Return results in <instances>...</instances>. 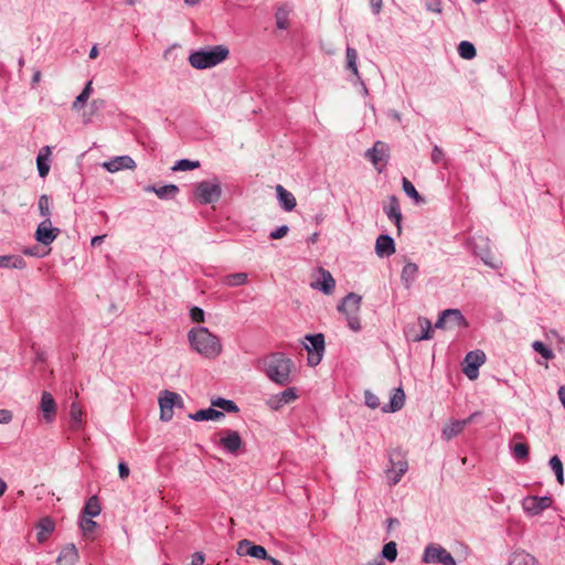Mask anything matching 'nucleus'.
<instances>
[{"label":"nucleus","mask_w":565,"mask_h":565,"mask_svg":"<svg viewBox=\"0 0 565 565\" xmlns=\"http://www.w3.org/2000/svg\"><path fill=\"white\" fill-rule=\"evenodd\" d=\"M259 364L271 382L278 385H287L291 382L290 373L294 362L285 353H270L260 360Z\"/></svg>","instance_id":"nucleus-1"},{"label":"nucleus","mask_w":565,"mask_h":565,"mask_svg":"<svg viewBox=\"0 0 565 565\" xmlns=\"http://www.w3.org/2000/svg\"><path fill=\"white\" fill-rule=\"evenodd\" d=\"M191 348L207 359H214L222 352V345L216 335L205 327L192 328L188 333Z\"/></svg>","instance_id":"nucleus-2"},{"label":"nucleus","mask_w":565,"mask_h":565,"mask_svg":"<svg viewBox=\"0 0 565 565\" xmlns=\"http://www.w3.org/2000/svg\"><path fill=\"white\" fill-rule=\"evenodd\" d=\"M230 54L224 45H215L194 51L189 56V63L196 70L211 68L223 62Z\"/></svg>","instance_id":"nucleus-3"},{"label":"nucleus","mask_w":565,"mask_h":565,"mask_svg":"<svg viewBox=\"0 0 565 565\" xmlns=\"http://www.w3.org/2000/svg\"><path fill=\"white\" fill-rule=\"evenodd\" d=\"M362 302V297L354 294L349 292L341 301V303L338 305V310L345 315L348 327L354 331L358 332L361 330V322L359 318V311Z\"/></svg>","instance_id":"nucleus-4"},{"label":"nucleus","mask_w":565,"mask_h":565,"mask_svg":"<svg viewBox=\"0 0 565 565\" xmlns=\"http://www.w3.org/2000/svg\"><path fill=\"white\" fill-rule=\"evenodd\" d=\"M61 234V228L53 226L51 218H44L38 224V258L50 253L47 248Z\"/></svg>","instance_id":"nucleus-5"},{"label":"nucleus","mask_w":565,"mask_h":565,"mask_svg":"<svg viewBox=\"0 0 565 565\" xmlns=\"http://www.w3.org/2000/svg\"><path fill=\"white\" fill-rule=\"evenodd\" d=\"M194 195L201 204L215 203L222 195L221 182L217 178L211 181H201L195 185Z\"/></svg>","instance_id":"nucleus-6"},{"label":"nucleus","mask_w":565,"mask_h":565,"mask_svg":"<svg viewBox=\"0 0 565 565\" xmlns=\"http://www.w3.org/2000/svg\"><path fill=\"white\" fill-rule=\"evenodd\" d=\"M422 562L426 564L456 565L454 556L441 545L428 544L423 553Z\"/></svg>","instance_id":"nucleus-7"},{"label":"nucleus","mask_w":565,"mask_h":565,"mask_svg":"<svg viewBox=\"0 0 565 565\" xmlns=\"http://www.w3.org/2000/svg\"><path fill=\"white\" fill-rule=\"evenodd\" d=\"M468 322L459 309H446L441 311L435 322L436 329L467 327Z\"/></svg>","instance_id":"nucleus-8"},{"label":"nucleus","mask_w":565,"mask_h":565,"mask_svg":"<svg viewBox=\"0 0 565 565\" xmlns=\"http://www.w3.org/2000/svg\"><path fill=\"white\" fill-rule=\"evenodd\" d=\"M390 463L391 466L386 470L387 478L390 479L392 484H396L406 473L408 469V463L406 459L403 458L399 451H394L390 454Z\"/></svg>","instance_id":"nucleus-9"},{"label":"nucleus","mask_w":565,"mask_h":565,"mask_svg":"<svg viewBox=\"0 0 565 565\" xmlns=\"http://www.w3.org/2000/svg\"><path fill=\"white\" fill-rule=\"evenodd\" d=\"M306 340L311 344V347L306 345L309 352L308 364L318 365L324 352V335L322 333L307 334Z\"/></svg>","instance_id":"nucleus-10"},{"label":"nucleus","mask_w":565,"mask_h":565,"mask_svg":"<svg viewBox=\"0 0 565 565\" xmlns=\"http://www.w3.org/2000/svg\"><path fill=\"white\" fill-rule=\"evenodd\" d=\"M552 503L553 499L548 495H529L522 500V508L526 514L535 516L548 509Z\"/></svg>","instance_id":"nucleus-11"},{"label":"nucleus","mask_w":565,"mask_h":565,"mask_svg":"<svg viewBox=\"0 0 565 565\" xmlns=\"http://www.w3.org/2000/svg\"><path fill=\"white\" fill-rule=\"evenodd\" d=\"M486 355L482 351H471L465 358L463 373L469 380H476L479 375V367L484 363Z\"/></svg>","instance_id":"nucleus-12"},{"label":"nucleus","mask_w":565,"mask_h":565,"mask_svg":"<svg viewBox=\"0 0 565 565\" xmlns=\"http://www.w3.org/2000/svg\"><path fill=\"white\" fill-rule=\"evenodd\" d=\"M218 445L227 454L236 456L243 446V440L238 431L226 429L221 433Z\"/></svg>","instance_id":"nucleus-13"},{"label":"nucleus","mask_w":565,"mask_h":565,"mask_svg":"<svg viewBox=\"0 0 565 565\" xmlns=\"http://www.w3.org/2000/svg\"><path fill=\"white\" fill-rule=\"evenodd\" d=\"M472 252L476 256L480 257L481 260L491 268H498L499 265L493 262V256L489 247V238L479 237L472 243Z\"/></svg>","instance_id":"nucleus-14"},{"label":"nucleus","mask_w":565,"mask_h":565,"mask_svg":"<svg viewBox=\"0 0 565 565\" xmlns=\"http://www.w3.org/2000/svg\"><path fill=\"white\" fill-rule=\"evenodd\" d=\"M236 553L239 556H250L257 559L267 558V551L262 545H256L252 541L244 539L237 543Z\"/></svg>","instance_id":"nucleus-15"},{"label":"nucleus","mask_w":565,"mask_h":565,"mask_svg":"<svg viewBox=\"0 0 565 565\" xmlns=\"http://www.w3.org/2000/svg\"><path fill=\"white\" fill-rule=\"evenodd\" d=\"M39 408L43 413V418L47 424H51L55 420L56 403L51 393H42Z\"/></svg>","instance_id":"nucleus-16"},{"label":"nucleus","mask_w":565,"mask_h":565,"mask_svg":"<svg viewBox=\"0 0 565 565\" xmlns=\"http://www.w3.org/2000/svg\"><path fill=\"white\" fill-rule=\"evenodd\" d=\"M103 167L108 172L114 173L124 169L134 170L136 168V162L129 156H118L110 159L109 161L104 162Z\"/></svg>","instance_id":"nucleus-17"},{"label":"nucleus","mask_w":565,"mask_h":565,"mask_svg":"<svg viewBox=\"0 0 565 565\" xmlns=\"http://www.w3.org/2000/svg\"><path fill=\"white\" fill-rule=\"evenodd\" d=\"M386 216L394 222L397 227L398 233L401 232V223H402V212L399 207L398 199L395 195H391L388 198V204L383 207Z\"/></svg>","instance_id":"nucleus-18"},{"label":"nucleus","mask_w":565,"mask_h":565,"mask_svg":"<svg viewBox=\"0 0 565 565\" xmlns=\"http://www.w3.org/2000/svg\"><path fill=\"white\" fill-rule=\"evenodd\" d=\"M388 157V148L385 142L376 141L372 148L365 152V158L370 160L374 166H377L381 161H384Z\"/></svg>","instance_id":"nucleus-19"},{"label":"nucleus","mask_w":565,"mask_h":565,"mask_svg":"<svg viewBox=\"0 0 565 565\" xmlns=\"http://www.w3.org/2000/svg\"><path fill=\"white\" fill-rule=\"evenodd\" d=\"M375 253L379 257H388L395 253V243L392 236L382 234L376 238Z\"/></svg>","instance_id":"nucleus-20"},{"label":"nucleus","mask_w":565,"mask_h":565,"mask_svg":"<svg viewBox=\"0 0 565 565\" xmlns=\"http://www.w3.org/2000/svg\"><path fill=\"white\" fill-rule=\"evenodd\" d=\"M298 395L296 392V388L288 387L285 391L280 392L279 394L274 395L269 401L268 405L273 409H278L281 406L289 404L297 399Z\"/></svg>","instance_id":"nucleus-21"},{"label":"nucleus","mask_w":565,"mask_h":565,"mask_svg":"<svg viewBox=\"0 0 565 565\" xmlns=\"http://www.w3.org/2000/svg\"><path fill=\"white\" fill-rule=\"evenodd\" d=\"M345 61H347V68L352 72V74L356 77V79L360 82L364 94H367V88L365 83L362 81L359 70H358V52L355 49L348 46L345 51Z\"/></svg>","instance_id":"nucleus-22"},{"label":"nucleus","mask_w":565,"mask_h":565,"mask_svg":"<svg viewBox=\"0 0 565 565\" xmlns=\"http://www.w3.org/2000/svg\"><path fill=\"white\" fill-rule=\"evenodd\" d=\"M52 148L50 146H45L40 149L38 152V174L41 178H45L51 169V157Z\"/></svg>","instance_id":"nucleus-23"},{"label":"nucleus","mask_w":565,"mask_h":565,"mask_svg":"<svg viewBox=\"0 0 565 565\" xmlns=\"http://www.w3.org/2000/svg\"><path fill=\"white\" fill-rule=\"evenodd\" d=\"M77 561L78 551L75 544L73 543H70L66 546H64L56 558L57 565H75Z\"/></svg>","instance_id":"nucleus-24"},{"label":"nucleus","mask_w":565,"mask_h":565,"mask_svg":"<svg viewBox=\"0 0 565 565\" xmlns=\"http://www.w3.org/2000/svg\"><path fill=\"white\" fill-rule=\"evenodd\" d=\"M276 194L279 205L282 210L290 212L296 207L297 201L295 195L290 191L286 190L282 185L278 184L276 186Z\"/></svg>","instance_id":"nucleus-25"},{"label":"nucleus","mask_w":565,"mask_h":565,"mask_svg":"<svg viewBox=\"0 0 565 565\" xmlns=\"http://www.w3.org/2000/svg\"><path fill=\"white\" fill-rule=\"evenodd\" d=\"M146 192H153L161 200H172L179 193V188L175 184H166L162 186L147 185Z\"/></svg>","instance_id":"nucleus-26"},{"label":"nucleus","mask_w":565,"mask_h":565,"mask_svg":"<svg viewBox=\"0 0 565 565\" xmlns=\"http://www.w3.org/2000/svg\"><path fill=\"white\" fill-rule=\"evenodd\" d=\"M405 404V393L402 387L393 390L390 404L382 407L384 413H395L403 408Z\"/></svg>","instance_id":"nucleus-27"},{"label":"nucleus","mask_w":565,"mask_h":565,"mask_svg":"<svg viewBox=\"0 0 565 565\" xmlns=\"http://www.w3.org/2000/svg\"><path fill=\"white\" fill-rule=\"evenodd\" d=\"M417 275L418 266L415 263L407 260L401 273V280L404 287L407 289L411 288Z\"/></svg>","instance_id":"nucleus-28"},{"label":"nucleus","mask_w":565,"mask_h":565,"mask_svg":"<svg viewBox=\"0 0 565 565\" xmlns=\"http://www.w3.org/2000/svg\"><path fill=\"white\" fill-rule=\"evenodd\" d=\"M224 413L221 411H217L213 407L200 409L193 414L189 415V418L195 422H202V420H218L221 418H224Z\"/></svg>","instance_id":"nucleus-29"},{"label":"nucleus","mask_w":565,"mask_h":565,"mask_svg":"<svg viewBox=\"0 0 565 565\" xmlns=\"http://www.w3.org/2000/svg\"><path fill=\"white\" fill-rule=\"evenodd\" d=\"M54 529L55 523L51 518L45 516L40 519L38 521V543L45 541L49 535L53 533Z\"/></svg>","instance_id":"nucleus-30"},{"label":"nucleus","mask_w":565,"mask_h":565,"mask_svg":"<svg viewBox=\"0 0 565 565\" xmlns=\"http://www.w3.org/2000/svg\"><path fill=\"white\" fill-rule=\"evenodd\" d=\"M537 561L534 556L525 551H515L511 554L507 565H536Z\"/></svg>","instance_id":"nucleus-31"},{"label":"nucleus","mask_w":565,"mask_h":565,"mask_svg":"<svg viewBox=\"0 0 565 565\" xmlns=\"http://www.w3.org/2000/svg\"><path fill=\"white\" fill-rule=\"evenodd\" d=\"M100 511H102V507H100L99 500L96 495H93L86 501L82 513H83V516L95 518V516L99 515Z\"/></svg>","instance_id":"nucleus-32"},{"label":"nucleus","mask_w":565,"mask_h":565,"mask_svg":"<svg viewBox=\"0 0 565 565\" xmlns=\"http://www.w3.org/2000/svg\"><path fill=\"white\" fill-rule=\"evenodd\" d=\"M465 428V423L460 420H454L449 425L443 428L441 435L446 440H450L454 437L458 436Z\"/></svg>","instance_id":"nucleus-33"},{"label":"nucleus","mask_w":565,"mask_h":565,"mask_svg":"<svg viewBox=\"0 0 565 565\" xmlns=\"http://www.w3.org/2000/svg\"><path fill=\"white\" fill-rule=\"evenodd\" d=\"M71 428L73 430H79L83 426V412L76 403H72L70 409Z\"/></svg>","instance_id":"nucleus-34"},{"label":"nucleus","mask_w":565,"mask_h":565,"mask_svg":"<svg viewBox=\"0 0 565 565\" xmlns=\"http://www.w3.org/2000/svg\"><path fill=\"white\" fill-rule=\"evenodd\" d=\"M317 288L326 295H330L335 288V281L328 270H322V280L318 282Z\"/></svg>","instance_id":"nucleus-35"},{"label":"nucleus","mask_w":565,"mask_h":565,"mask_svg":"<svg viewBox=\"0 0 565 565\" xmlns=\"http://www.w3.org/2000/svg\"><path fill=\"white\" fill-rule=\"evenodd\" d=\"M38 210L40 215L44 218L52 216V200L49 195L43 194L38 200Z\"/></svg>","instance_id":"nucleus-36"},{"label":"nucleus","mask_w":565,"mask_h":565,"mask_svg":"<svg viewBox=\"0 0 565 565\" xmlns=\"http://www.w3.org/2000/svg\"><path fill=\"white\" fill-rule=\"evenodd\" d=\"M418 323L422 329V333L414 338V341L419 342L423 340H429L433 338L431 323L427 318L419 317Z\"/></svg>","instance_id":"nucleus-37"},{"label":"nucleus","mask_w":565,"mask_h":565,"mask_svg":"<svg viewBox=\"0 0 565 565\" xmlns=\"http://www.w3.org/2000/svg\"><path fill=\"white\" fill-rule=\"evenodd\" d=\"M224 285L228 287H238L243 286L247 282V274L246 273H235L226 275L223 278Z\"/></svg>","instance_id":"nucleus-38"},{"label":"nucleus","mask_w":565,"mask_h":565,"mask_svg":"<svg viewBox=\"0 0 565 565\" xmlns=\"http://www.w3.org/2000/svg\"><path fill=\"white\" fill-rule=\"evenodd\" d=\"M180 399V395L174 392L163 391L159 397V406L173 409L175 401Z\"/></svg>","instance_id":"nucleus-39"},{"label":"nucleus","mask_w":565,"mask_h":565,"mask_svg":"<svg viewBox=\"0 0 565 565\" xmlns=\"http://www.w3.org/2000/svg\"><path fill=\"white\" fill-rule=\"evenodd\" d=\"M458 54L465 60H472L477 55V50L471 42L461 41L458 45Z\"/></svg>","instance_id":"nucleus-40"},{"label":"nucleus","mask_w":565,"mask_h":565,"mask_svg":"<svg viewBox=\"0 0 565 565\" xmlns=\"http://www.w3.org/2000/svg\"><path fill=\"white\" fill-rule=\"evenodd\" d=\"M92 81H89L84 89L82 90V93L75 98V100L73 102V109H81L84 104L87 102V99L89 98L90 94H92Z\"/></svg>","instance_id":"nucleus-41"},{"label":"nucleus","mask_w":565,"mask_h":565,"mask_svg":"<svg viewBox=\"0 0 565 565\" xmlns=\"http://www.w3.org/2000/svg\"><path fill=\"white\" fill-rule=\"evenodd\" d=\"M548 463H550L551 469L553 470V472L556 476L557 482L559 484H563L564 483V469H563V463H562L559 457L558 456H553L550 459Z\"/></svg>","instance_id":"nucleus-42"},{"label":"nucleus","mask_w":565,"mask_h":565,"mask_svg":"<svg viewBox=\"0 0 565 565\" xmlns=\"http://www.w3.org/2000/svg\"><path fill=\"white\" fill-rule=\"evenodd\" d=\"M512 455H513L515 460H518V461H525V460L529 459L530 448L524 443L515 444L512 447Z\"/></svg>","instance_id":"nucleus-43"},{"label":"nucleus","mask_w":565,"mask_h":565,"mask_svg":"<svg viewBox=\"0 0 565 565\" xmlns=\"http://www.w3.org/2000/svg\"><path fill=\"white\" fill-rule=\"evenodd\" d=\"M403 190L404 192L412 199H414L417 203H423L424 198L419 195L417 190L415 189L414 184L407 179L403 178Z\"/></svg>","instance_id":"nucleus-44"},{"label":"nucleus","mask_w":565,"mask_h":565,"mask_svg":"<svg viewBox=\"0 0 565 565\" xmlns=\"http://www.w3.org/2000/svg\"><path fill=\"white\" fill-rule=\"evenodd\" d=\"M213 406L220 407L227 413L238 412V406L231 399L218 397L212 402Z\"/></svg>","instance_id":"nucleus-45"},{"label":"nucleus","mask_w":565,"mask_h":565,"mask_svg":"<svg viewBox=\"0 0 565 565\" xmlns=\"http://www.w3.org/2000/svg\"><path fill=\"white\" fill-rule=\"evenodd\" d=\"M382 558L387 559L388 562H394L397 558V545L395 542L391 541L383 546Z\"/></svg>","instance_id":"nucleus-46"},{"label":"nucleus","mask_w":565,"mask_h":565,"mask_svg":"<svg viewBox=\"0 0 565 565\" xmlns=\"http://www.w3.org/2000/svg\"><path fill=\"white\" fill-rule=\"evenodd\" d=\"M200 167L199 161H192L189 159H180L172 167L173 171H189Z\"/></svg>","instance_id":"nucleus-47"},{"label":"nucleus","mask_w":565,"mask_h":565,"mask_svg":"<svg viewBox=\"0 0 565 565\" xmlns=\"http://www.w3.org/2000/svg\"><path fill=\"white\" fill-rule=\"evenodd\" d=\"M532 348L535 352L541 354L545 360H552L555 356L554 352L541 341H534L532 344Z\"/></svg>","instance_id":"nucleus-48"},{"label":"nucleus","mask_w":565,"mask_h":565,"mask_svg":"<svg viewBox=\"0 0 565 565\" xmlns=\"http://www.w3.org/2000/svg\"><path fill=\"white\" fill-rule=\"evenodd\" d=\"M81 530L85 535H88L94 532L97 526V523L89 516H83L79 521Z\"/></svg>","instance_id":"nucleus-49"},{"label":"nucleus","mask_w":565,"mask_h":565,"mask_svg":"<svg viewBox=\"0 0 565 565\" xmlns=\"http://www.w3.org/2000/svg\"><path fill=\"white\" fill-rule=\"evenodd\" d=\"M364 398H365V405L372 409H376L381 405L380 398L375 394H373L371 391H365Z\"/></svg>","instance_id":"nucleus-50"},{"label":"nucleus","mask_w":565,"mask_h":565,"mask_svg":"<svg viewBox=\"0 0 565 565\" xmlns=\"http://www.w3.org/2000/svg\"><path fill=\"white\" fill-rule=\"evenodd\" d=\"M276 23L277 28L280 30H285L288 28L287 12L284 11L282 9H278V11L276 12Z\"/></svg>","instance_id":"nucleus-51"},{"label":"nucleus","mask_w":565,"mask_h":565,"mask_svg":"<svg viewBox=\"0 0 565 565\" xmlns=\"http://www.w3.org/2000/svg\"><path fill=\"white\" fill-rule=\"evenodd\" d=\"M425 9L429 12L440 14L443 12L441 0H425Z\"/></svg>","instance_id":"nucleus-52"},{"label":"nucleus","mask_w":565,"mask_h":565,"mask_svg":"<svg viewBox=\"0 0 565 565\" xmlns=\"http://www.w3.org/2000/svg\"><path fill=\"white\" fill-rule=\"evenodd\" d=\"M288 232H289V227L287 225H281L269 233V238L270 239H280V238L285 237L288 234Z\"/></svg>","instance_id":"nucleus-53"},{"label":"nucleus","mask_w":565,"mask_h":565,"mask_svg":"<svg viewBox=\"0 0 565 565\" xmlns=\"http://www.w3.org/2000/svg\"><path fill=\"white\" fill-rule=\"evenodd\" d=\"M445 153L443 149L435 145L431 150V161L436 164L440 163L444 160Z\"/></svg>","instance_id":"nucleus-54"},{"label":"nucleus","mask_w":565,"mask_h":565,"mask_svg":"<svg viewBox=\"0 0 565 565\" xmlns=\"http://www.w3.org/2000/svg\"><path fill=\"white\" fill-rule=\"evenodd\" d=\"M190 316H191V319L194 321V322H203L204 321V310L201 309L200 307H193L191 310H190Z\"/></svg>","instance_id":"nucleus-55"},{"label":"nucleus","mask_w":565,"mask_h":565,"mask_svg":"<svg viewBox=\"0 0 565 565\" xmlns=\"http://www.w3.org/2000/svg\"><path fill=\"white\" fill-rule=\"evenodd\" d=\"M25 262L21 256H11L10 267L9 268H24Z\"/></svg>","instance_id":"nucleus-56"},{"label":"nucleus","mask_w":565,"mask_h":565,"mask_svg":"<svg viewBox=\"0 0 565 565\" xmlns=\"http://www.w3.org/2000/svg\"><path fill=\"white\" fill-rule=\"evenodd\" d=\"M173 417V409L160 407V418L163 422H169Z\"/></svg>","instance_id":"nucleus-57"},{"label":"nucleus","mask_w":565,"mask_h":565,"mask_svg":"<svg viewBox=\"0 0 565 565\" xmlns=\"http://www.w3.org/2000/svg\"><path fill=\"white\" fill-rule=\"evenodd\" d=\"M118 473L121 479H126L129 476V467L126 462H124V461L119 462Z\"/></svg>","instance_id":"nucleus-58"},{"label":"nucleus","mask_w":565,"mask_h":565,"mask_svg":"<svg viewBox=\"0 0 565 565\" xmlns=\"http://www.w3.org/2000/svg\"><path fill=\"white\" fill-rule=\"evenodd\" d=\"M12 420V413L8 409H0V424H8Z\"/></svg>","instance_id":"nucleus-59"},{"label":"nucleus","mask_w":565,"mask_h":565,"mask_svg":"<svg viewBox=\"0 0 565 565\" xmlns=\"http://www.w3.org/2000/svg\"><path fill=\"white\" fill-rule=\"evenodd\" d=\"M383 0H370L371 10L374 14H380L382 10Z\"/></svg>","instance_id":"nucleus-60"},{"label":"nucleus","mask_w":565,"mask_h":565,"mask_svg":"<svg viewBox=\"0 0 565 565\" xmlns=\"http://www.w3.org/2000/svg\"><path fill=\"white\" fill-rule=\"evenodd\" d=\"M204 555L201 552H196L192 555L191 565H203Z\"/></svg>","instance_id":"nucleus-61"},{"label":"nucleus","mask_w":565,"mask_h":565,"mask_svg":"<svg viewBox=\"0 0 565 565\" xmlns=\"http://www.w3.org/2000/svg\"><path fill=\"white\" fill-rule=\"evenodd\" d=\"M10 262H11L10 255H4V256L0 255V267L9 268Z\"/></svg>","instance_id":"nucleus-62"},{"label":"nucleus","mask_w":565,"mask_h":565,"mask_svg":"<svg viewBox=\"0 0 565 565\" xmlns=\"http://www.w3.org/2000/svg\"><path fill=\"white\" fill-rule=\"evenodd\" d=\"M105 238V235H97V236H94L90 241V245L92 246H97V245H100L103 243Z\"/></svg>","instance_id":"nucleus-63"},{"label":"nucleus","mask_w":565,"mask_h":565,"mask_svg":"<svg viewBox=\"0 0 565 565\" xmlns=\"http://www.w3.org/2000/svg\"><path fill=\"white\" fill-rule=\"evenodd\" d=\"M479 415H480V413H479V412H475V413H472L469 417H467L466 419H462V420H460V422H461V423H465V427H466L467 425L471 424V423L475 420V418H476L477 416H479Z\"/></svg>","instance_id":"nucleus-64"}]
</instances>
